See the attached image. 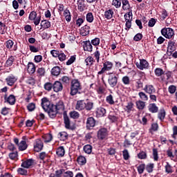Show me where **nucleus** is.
Returning <instances> with one entry per match:
<instances>
[{"instance_id":"f257e3e1","label":"nucleus","mask_w":177,"mask_h":177,"mask_svg":"<svg viewBox=\"0 0 177 177\" xmlns=\"http://www.w3.org/2000/svg\"><path fill=\"white\" fill-rule=\"evenodd\" d=\"M41 104L42 109L46 113H48L50 118H55L56 117L57 110H64V104L62 101H59L56 105H53L48 98L44 97L41 99Z\"/></svg>"},{"instance_id":"f03ea898","label":"nucleus","mask_w":177,"mask_h":177,"mask_svg":"<svg viewBox=\"0 0 177 177\" xmlns=\"http://www.w3.org/2000/svg\"><path fill=\"white\" fill-rule=\"evenodd\" d=\"M82 89V86H81V83L78 80H73L71 82V96H75L77 93H81L80 91Z\"/></svg>"},{"instance_id":"7ed1b4c3","label":"nucleus","mask_w":177,"mask_h":177,"mask_svg":"<svg viewBox=\"0 0 177 177\" xmlns=\"http://www.w3.org/2000/svg\"><path fill=\"white\" fill-rule=\"evenodd\" d=\"M161 34L165 38L167 39H171L175 33L174 32V29L171 28H165L161 30Z\"/></svg>"},{"instance_id":"20e7f679","label":"nucleus","mask_w":177,"mask_h":177,"mask_svg":"<svg viewBox=\"0 0 177 177\" xmlns=\"http://www.w3.org/2000/svg\"><path fill=\"white\" fill-rule=\"evenodd\" d=\"M111 68H113V63L106 61L103 64V67L101 71L98 72V75H102V74H104V73H106V71H110Z\"/></svg>"},{"instance_id":"39448f33","label":"nucleus","mask_w":177,"mask_h":177,"mask_svg":"<svg viewBox=\"0 0 177 177\" xmlns=\"http://www.w3.org/2000/svg\"><path fill=\"white\" fill-rule=\"evenodd\" d=\"M137 68L139 70H147L149 68V62L145 59H140L139 62L136 63Z\"/></svg>"},{"instance_id":"423d86ee","label":"nucleus","mask_w":177,"mask_h":177,"mask_svg":"<svg viewBox=\"0 0 177 177\" xmlns=\"http://www.w3.org/2000/svg\"><path fill=\"white\" fill-rule=\"evenodd\" d=\"M176 40H169L167 44V52H169V53H172L173 52H175L176 50Z\"/></svg>"},{"instance_id":"0eeeda50","label":"nucleus","mask_w":177,"mask_h":177,"mask_svg":"<svg viewBox=\"0 0 177 177\" xmlns=\"http://www.w3.org/2000/svg\"><path fill=\"white\" fill-rule=\"evenodd\" d=\"M108 83L111 88H114V86H116L118 83V77L110 75L108 79Z\"/></svg>"},{"instance_id":"6e6552de","label":"nucleus","mask_w":177,"mask_h":177,"mask_svg":"<svg viewBox=\"0 0 177 177\" xmlns=\"http://www.w3.org/2000/svg\"><path fill=\"white\" fill-rule=\"evenodd\" d=\"M18 147L21 151H24V150L27 149V137L23 136L22 140L18 145Z\"/></svg>"},{"instance_id":"1a4fd4ad","label":"nucleus","mask_w":177,"mask_h":177,"mask_svg":"<svg viewBox=\"0 0 177 177\" xmlns=\"http://www.w3.org/2000/svg\"><path fill=\"white\" fill-rule=\"evenodd\" d=\"M44 148V143L42 141L39 139H37L35 140V142L34 144V150L35 151H41L42 149Z\"/></svg>"},{"instance_id":"9d476101","label":"nucleus","mask_w":177,"mask_h":177,"mask_svg":"<svg viewBox=\"0 0 177 177\" xmlns=\"http://www.w3.org/2000/svg\"><path fill=\"white\" fill-rule=\"evenodd\" d=\"M144 91L146 93H149V95L156 93V88H154V86L151 84H147L144 88Z\"/></svg>"},{"instance_id":"9b49d317","label":"nucleus","mask_w":177,"mask_h":177,"mask_svg":"<svg viewBox=\"0 0 177 177\" xmlns=\"http://www.w3.org/2000/svg\"><path fill=\"white\" fill-rule=\"evenodd\" d=\"M54 92H61L63 91V84L59 81H56L53 85Z\"/></svg>"},{"instance_id":"f8f14e48","label":"nucleus","mask_w":177,"mask_h":177,"mask_svg":"<svg viewBox=\"0 0 177 177\" xmlns=\"http://www.w3.org/2000/svg\"><path fill=\"white\" fill-rule=\"evenodd\" d=\"M6 81L7 82V84L9 85V86H12L15 84V82L17 81V78H16L15 75H11L10 76H8L7 78H6Z\"/></svg>"},{"instance_id":"ddd939ff","label":"nucleus","mask_w":177,"mask_h":177,"mask_svg":"<svg viewBox=\"0 0 177 177\" xmlns=\"http://www.w3.org/2000/svg\"><path fill=\"white\" fill-rule=\"evenodd\" d=\"M99 139H101V140H103V139H106L107 138V129H101L98 131L97 133Z\"/></svg>"},{"instance_id":"4468645a","label":"nucleus","mask_w":177,"mask_h":177,"mask_svg":"<svg viewBox=\"0 0 177 177\" xmlns=\"http://www.w3.org/2000/svg\"><path fill=\"white\" fill-rule=\"evenodd\" d=\"M95 119L93 117H90L87 119L86 121V128L87 129H92L95 127Z\"/></svg>"},{"instance_id":"2eb2a0df","label":"nucleus","mask_w":177,"mask_h":177,"mask_svg":"<svg viewBox=\"0 0 177 177\" xmlns=\"http://www.w3.org/2000/svg\"><path fill=\"white\" fill-rule=\"evenodd\" d=\"M85 109V101L79 100L77 102L75 109L78 110V111H81V110H84Z\"/></svg>"},{"instance_id":"dca6fc26","label":"nucleus","mask_w":177,"mask_h":177,"mask_svg":"<svg viewBox=\"0 0 177 177\" xmlns=\"http://www.w3.org/2000/svg\"><path fill=\"white\" fill-rule=\"evenodd\" d=\"M5 100L9 104L13 105L16 103V97L13 95H10L8 97H5Z\"/></svg>"},{"instance_id":"f3484780","label":"nucleus","mask_w":177,"mask_h":177,"mask_svg":"<svg viewBox=\"0 0 177 177\" xmlns=\"http://www.w3.org/2000/svg\"><path fill=\"white\" fill-rule=\"evenodd\" d=\"M89 26H84L81 28L80 29V35L83 37H86L89 34Z\"/></svg>"},{"instance_id":"a211bd4d","label":"nucleus","mask_w":177,"mask_h":177,"mask_svg":"<svg viewBox=\"0 0 177 177\" xmlns=\"http://www.w3.org/2000/svg\"><path fill=\"white\" fill-rule=\"evenodd\" d=\"M148 110L150 113H158V106L156 104H149L148 106Z\"/></svg>"},{"instance_id":"6ab92c4d","label":"nucleus","mask_w":177,"mask_h":177,"mask_svg":"<svg viewBox=\"0 0 177 177\" xmlns=\"http://www.w3.org/2000/svg\"><path fill=\"white\" fill-rule=\"evenodd\" d=\"M35 64H34V63L29 62L28 64V73H29V74H34V73H35Z\"/></svg>"},{"instance_id":"aec40b11","label":"nucleus","mask_w":177,"mask_h":177,"mask_svg":"<svg viewBox=\"0 0 177 177\" xmlns=\"http://www.w3.org/2000/svg\"><path fill=\"white\" fill-rule=\"evenodd\" d=\"M32 164H34V160H32V159H28L22 162L21 167H23L24 168H30V167H31Z\"/></svg>"},{"instance_id":"412c9836","label":"nucleus","mask_w":177,"mask_h":177,"mask_svg":"<svg viewBox=\"0 0 177 177\" xmlns=\"http://www.w3.org/2000/svg\"><path fill=\"white\" fill-rule=\"evenodd\" d=\"M77 9L80 12H84L85 9V1L84 0H77Z\"/></svg>"},{"instance_id":"4be33fe9","label":"nucleus","mask_w":177,"mask_h":177,"mask_svg":"<svg viewBox=\"0 0 177 177\" xmlns=\"http://www.w3.org/2000/svg\"><path fill=\"white\" fill-rule=\"evenodd\" d=\"M113 15H114V11L110 9L104 12L105 19L110 20V19H113Z\"/></svg>"},{"instance_id":"5701e85b","label":"nucleus","mask_w":177,"mask_h":177,"mask_svg":"<svg viewBox=\"0 0 177 177\" xmlns=\"http://www.w3.org/2000/svg\"><path fill=\"white\" fill-rule=\"evenodd\" d=\"M64 121L65 128H66V129H71L70 118H68V116L64 115Z\"/></svg>"},{"instance_id":"b1692460","label":"nucleus","mask_w":177,"mask_h":177,"mask_svg":"<svg viewBox=\"0 0 177 177\" xmlns=\"http://www.w3.org/2000/svg\"><path fill=\"white\" fill-rule=\"evenodd\" d=\"M97 115L98 117H104L106 115V109L100 107L97 109Z\"/></svg>"},{"instance_id":"393cba45","label":"nucleus","mask_w":177,"mask_h":177,"mask_svg":"<svg viewBox=\"0 0 177 177\" xmlns=\"http://www.w3.org/2000/svg\"><path fill=\"white\" fill-rule=\"evenodd\" d=\"M137 109H138V110H143V109H145V107L146 106V102L142 101V100H138L136 102Z\"/></svg>"},{"instance_id":"a878e982","label":"nucleus","mask_w":177,"mask_h":177,"mask_svg":"<svg viewBox=\"0 0 177 177\" xmlns=\"http://www.w3.org/2000/svg\"><path fill=\"white\" fill-rule=\"evenodd\" d=\"M51 74L53 75H55V77H57L60 74V67L59 66H55L51 70Z\"/></svg>"},{"instance_id":"bb28decb","label":"nucleus","mask_w":177,"mask_h":177,"mask_svg":"<svg viewBox=\"0 0 177 177\" xmlns=\"http://www.w3.org/2000/svg\"><path fill=\"white\" fill-rule=\"evenodd\" d=\"M84 50H87V52H92L93 46L92 44H91V41H86L85 45L84 46Z\"/></svg>"},{"instance_id":"cd10ccee","label":"nucleus","mask_w":177,"mask_h":177,"mask_svg":"<svg viewBox=\"0 0 177 177\" xmlns=\"http://www.w3.org/2000/svg\"><path fill=\"white\" fill-rule=\"evenodd\" d=\"M77 161L80 165H85V164H86V158L82 156H79Z\"/></svg>"},{"instance_id":"c85d7f7f","label":"nucleus","mask_w":177,"mask_h":177,"mask_svg":"<svg viewBox=\"0 0 177 177\" xmlns=\"http://www.w3.org/2000/svg\"><path fill=\"white\" fill-rule=\"evenodd\" d=\"M64 15L65 16L66 21L68 22L71 21V14L70 13V10H65L64 11Z\"/></svg>"},{"instance_id":"c756f323","label":"nucleus","mask_w":177,"mask_h":177,"mask_svg":"<svg viewBox=\"0 0 177 177\" xmlns=\"http://www.w3.org/2000/svg\"><path fill=\"white\" fill-rule=\"evenodd\" d=\"M124 110L127 113H131V111H132V110H133V103L128 102L124 108Z\"/></svg>"},{"instance_id":"7c9ffc66","label":"nucleus","mask_w":177,"mask_h":177,"mask_svg":"<svg viewBox=\"0 0 177 177\" xmlns=\"http://www.w3.org/2000/svg\"><path fill=\"white\" fill-rule=\"evenodd\" d=\"M122 3L123 10H128V9H129L130 6L129 1H128V0H122Z\"/></svg>"},{"instance_id":"2f4dec72","label":"nucleus","mask_w":177,"mask_h":177,"mask_svg":"<svg viewBox=\"0 0 177 177\" xmlns=\"http://www.w3.org/2000/svg\"><path fill=\"white\" fill-rule=\"evenodd\" d=\"M158 118L160 120V121H162L165 118V109H160L158 114Z\"/></svg>"},{"instance_id":"473e14b6","label":"nucleus","mask_w":177,"mask_h":177,"mask_svg":"<svg viewBox=\"0 0 177 177\" xmlns=\"http://www.w3.org/2000/svg\"><path fill=\"white\" fill-rule=\"evenodd\" d=\"M56 153L59 156V157H63V156H64V154H65L64 147H59L57 149V152Z\"/></svg>"},{"instance_id":"72a5a7b5","label":"nucleus","mask_w":177,"mask_h":177,"mask_svg":"<svg viewBox=\"0 0 177 177\" xmlns=\"http://www.w3.org/2000/svg\"><path fill=\"white\" fill-rule=\"evenodd\" d=\"M84 151L86 153V154H91L92 153V145H86L84 147Z\"/></svg>"},{"instance_id":"f704fd0d","label":"nucleus","mask_w":177,"mask_h":177,"mask_svg":"<svg viewBox=\"0 0 177 177\" xmlns=\"http://www.w3.org/2000/svg\"><path fill=\"white\" fill-rule=\"evenodd\" d=\"M53 138V137L51 136V134H46L43 136L45 143H49V142H51Z\"/></svg>"},{"instance_id":"c9c22d12","label":"nucleus","mask_w":177,"mask_h":177,"mask_svg":"<svg viewBox=\"0 0 177 177\" xmlns=\"http://www.w3.org/2000/svg\"><path fill=\"white\" fill-rule=\"evenodd\" d=\"M70 117L71 118H73L74 120H77L80 118V113L75 111L70 112Z\"/></svg>"},{"instance_id":"e433bc0d","label":"nucleus","mask_w":177,"mask_h":177,"mask_svg":"<svg viewBox=\"0 0 177 177\" xmlns=\"http://www.w3.org/2000/svg\"><path fill=\"white\" fill-rule=\"evenodd\" d=\"M86 110H87L88 111H91V110L92 109H93V102H85V108Z\"/></svg>"},{"instance_id":"4c0bfd02","label":"nucleus","mask_w":177,"mask_h":177,"mask_svg":"<svg viewBox=\"0 0 177 177\" xmlns=\"http://www.w3.org/2000/svg\"><path fill=\"white\" fill-rule=\"evenodd\" d=\"M138 95L140 99L144 102H147V100H149V97H147V95H146V93H145L144 92H140L138 93Z\"/></svg>"},{"instance_id":"58836bf2","label":"nucleus","mask_w":177,"mask_h":177,"mask_svg":"<svg viewBox=\"0 0 177 177\" xmlns=\"http://www.w3.org/2000/svg\"><path fill=\"white\" fill-rule=\"evenodd\" d=\"M19 157V155L17 153V151L11 152L9 153V158L10 160H17Z\"/></svg>"},{"instance_id":"ea45409f","label":"nucleus","mask_w":177,"mask_h":177,"mask_svg":"<svg viewBox=\"0 0 177 177\" xmlns=\"http://www.w3.org/2000/svg\"><path fill=\"white\" fill-rule=\"evenodd\" d=\"M41 26L44 28H49V27H50V22L47 20L41 21Z\"/></svg>"},{"instance_id":"a19ab883","label":"nucleus","mask_w":177,"mask_h":177,"mask_svg":"<svg viewBox=\"0 0 177 177\" xmlns=\"http://www.w3.org/2000/svg\"><path fill=\"white\" fill-rule=\"evenodd\" d=\"M67 133L64 131L59 133L58 134V138L60 139V140H66V139H67Z\"/></svg>"},{"instance_id":"79ce46f5","label":"nucleus","mask_w":177,"mask_h":177,"mask_svg":"<svg viewBox=\"0 0 177 177\" xmlns=\"http://www.w3.org/2000/svg\"><path fill=\"white\" fill-rule=\"evenodd\" d=\"M156 77H161V75H162V74H164V71L160 68H157L155 69L154 71Z\"/></svg>"},{"instance_id":"37998d69","label":"nucleus","mask_w":177,"mask_h":177,"mask_svg":"<svg viewBox=\"0 0 177 177\" xmlns=\"http://www.w3.org/2000/svg\"><path fill=\"white\" fill-rule=\"evenodd\" d=\"M86 19L88 23H92L93 21V14L92 12L87 13Z\"/></svg>"},{"instance_id":"c03bdc74","label":"nucleus","mask_w":177,"mask_h":177,"mask_svg":"<svg viewBox=\"0 0 177 177\" xmlns=\"http://www.w3.org/2000/svg\"><path fill=\"white\" fill-rule=\"evenodd\" d=\"M122 82L124 85H129V84H131V80H129V77L128 76H124L122 78Z\"/></svg>"},{"instance_id":"a18cd8bd","label":"nucleus","mask_w":177,"mask_h":177,"mask_svg":"<svg viewBox=\"0 0 177 177\" xmlns=\"http://www.w3.org/2000/svg\"><path fill=\"white\" fill-rule=\"evenodd\" d=\"M63 174H64V169H60L55 171V174L54 176L62 177V175H63Z\"/></svg>"},{"instance_id":"49530a36","label":"nucleus","mask_w":177,"mask_h":177,"mask_svg":"<svg viewBox=\"0 0 177 177\" xmlns=\"http://www.w3.org/2000/svg\"><path fill=\"white\" fill-rule=\"evenodd\" d=\"M122 154H123L124 160H129L130 156H129V152L128 151V149H124L122 151Z\"/></svg>"},{"instance_id":"de8ad7c7","label":"nucleus","mask_w":177,"mask_h":177,"mask_svg":"<svg viewBox=\"0 0 177 177\" xmlns=\"http://www.w3.org/2000/svg\"><path fill=\"white\" fill-rule=\"evenodd\" d=\"M85 63L86 64V66H92L93 63V57H88L86 59H85Z\"/></svg>"},{"instance_id":"09e8293b","label":"nucleus","mask_w":177,"mask_h":177,"mask_svg":"<svg viewBox=\"0 0 177 177\" xmlns=\"http://www.w3.org/2000/svg\"><path fill=\"white\" fill-rule=\"evenodd\" d=\"M167 17H168V12H167L166 10H162L161 11V15H160L161 20H165Z\"/></svg>"},{"instance_id":"8fccbe9b","label":"nucleus","mask_w":177,"mask_h":177,"mask_svg":"<svg viewBox=\"0 0 177 177\" xmlns=\"http://www.w3.org/2000/svg\"><path fill=\"white\" fill-rule=\"evenodd\" d=\"M168 91L169 93H171V95H174V93L176 92V86H175L174 85L169 86L168 88Z\"/></svg>"},{"instance_id":"3c124183","label":"nucleus","mask_w":177,"mask_h":177,"mask_svg":"<svg viewBox=\"0 0 177 177\" xmlns=\"http://www.w3.org/2000/svg\"><path fill=\"white\" fill-rule=\"evenodd\" d=\"M153 168H154V164L150 163L147 165L146 169L149 174H151V172H153Z\"/></svg>"},{"instance_id":"603ef678","label":"nucleus","mask_w":177,"mask_h":177,"mask_svg":"<svg viewBox=\"0 0 177 177\" xmlns=\"http://www.w3.org/2000/svg\"><path fill=\"white\" fill-rule=\"evenodd\" d=\"M112 5H113L115 8H120L121 6V0H113Z\"/></svg>"},{"instance_id":"864d4df0","label":"nucleus","mask_w":177,"mask_h":177,"mask_svg":"<svg viewBox=\"0 0 177 177\" xmlns=\"http://www.w3.org/2000/svg\"><path fill=\"white\" fill-rule=\"evenodd\" d=\"M37 73L40 77H44V75H45V68H39L37 71Z\"/></svg>"},{"instance_id":"5fc2aeb1","label":"nucleus","mask_w":177,"mask_h":177,"mask_svg":"<svg viewBox=\"0 0 177 177\" xmlns=\"http://www.w3.org/2000/svg\"><path fill=\"white\" fill-rule=\"evenodd\" d=\"M92 45H94V46H97L100 44V39L95 37V39L91 40Z\"/></svg>"},{"instance_id":"6e6d98bb","label":"nucleus","mask_w":177,"mask_h":177,"mask_svg":"<svg viewBox=\"0 0 177 177\" xmlns=\"http://www.w3.org/2000/svg\"><path fill=\"white\" fill-rule=\"evenodd\" d=\"M63 177H74V173L71 171H64Z\"/></svg>"},{"instance_id":"4d7b16f0","label":"nucleus","mask_w":177,"mask_h":177,"mask_svg":"<svg viewBox=\"0 0 177 177\" xmlns=\"http://www.w3.org/2000/svg\"><path fill=\"white\" fill-rule=\"evenodd\" d=\"M156 23H157V20L154 18H151L148 22V26L149 27H154Z\"/></svg>"},{"instance_id":"13d9d810","label":"nucleus","mask_w":177,"mask_h":177,"mask_svg":"<svg viewBox=\"0 0 177 177\" xmlns=\"http://www.w3.org/2000/svg\"><path fill=\"white\" fill-rule=\"evenodd\" d=\"M125 21H132V12H127L124 15Z\"/></svg>"},{"instance_id":"bf43d9fd","label":"nucleus","mask_w":177,"mask_h":177,"mask_svg":"<svg viewBox=\"0 0 177 177\" xmlns=\"http://www.w3.org/2000/svg\"><path fill=\"white\" fill-rule=\"evenodd\" d=\"M52 88H53V85L51 83L47 82L44 84L46 91H52Z\"/></svg>"},{"instance_id":"052dcab7","label":"nucleus","mask_w":177,"mask_h":177,"mask_svg":"<svg viewBox=\"0 0 177 177\" xmlns=\"http://www.w3.org/2000/svg\"><path fill=\"white\" fill-rule=\"evenodd\" d=\"M27 109L28 111H34V110H35V104L32 102L28 104V105L27 106Z\"/></svg>"},{"instance_id":"680f3d73","label":"nucleus","mask_w":177,"mask_h":177,"mask_svg":"<svg viewBox=\"0 0 177 177\" xmlns=\"http://www.w3.org/2000/svg\"><path fill=\"white\" fill-rule=\"evenodd\" d=\"M165 171L167 174H172V167L169 165V163L167 162L165 165Z\"/></svg>"},{"instance_id":"e2e57ef3","label":"nucleus","mask_w":177,"mask_h":177,"mask_svg":"<svg viewBox=\"0 0 177 177\" xmlns=\"http://www.w3.org/2000/svg\"><path fill=\"white\" fill-rule=\"evenodd\" d=\"M37 19V12L35 11H32L29 15L30 20H35Z\"/></svg>"},{"instance_id":"0e129e2a","label":"nucleus","mask_w":177,"mask_h":177,"mask_svg":"<svg viewBox=\"0 0 177 177\" xmlns=\"http://www.w3.org/2000/svg\"><path fill=\"white\" fill-rule=\"evenodd\" d=\"M106 102L109 104H114V100H113V95H109L106 97Z\"/></svg>"},{"instance_id":"69168bd1","label":"nucleus","mask_w":177,"mask_h":177,"mask_svg":"<svg viewBox=\"0 0 177 177\" xmlns=\"http://www.w3.org/2000/svg\"><path fill=\"white\" fill-rule=\"evenodd\" d=\"M138 174H142L145 171V165L141 164L138 167Z\"/></svg>"},{"instance_id":"338daca9","label":"nucleus","mask_w":177,"mask_h":177,"mask_svg":"<svg viewBox=\"0 0 177 177\" xmlns=\"http://www.w3.org/2000/svg\"><path fill=\"white\" fill-rule=\"evenodd\" d=\"M13 62H15V57H10L8 58V60L6 61L7 66H12L13 64Z\"/></svg>"},{"instance_id":"774afa93","label":"nucleus","mask_w":177,"mask_h":177,"mask_svg":"<svg viewBox=\"0 0 177 177\" xmlns=\"http://www.w3.org/2000/svg\"><path fill=\"white\" fill-rule=\"evenodd\" d=\"M142 37H143V35L141 33H138L137 35H136L134 36L133 39H134V41H140V39H142Z\"/></svg>"}]
</instances>
